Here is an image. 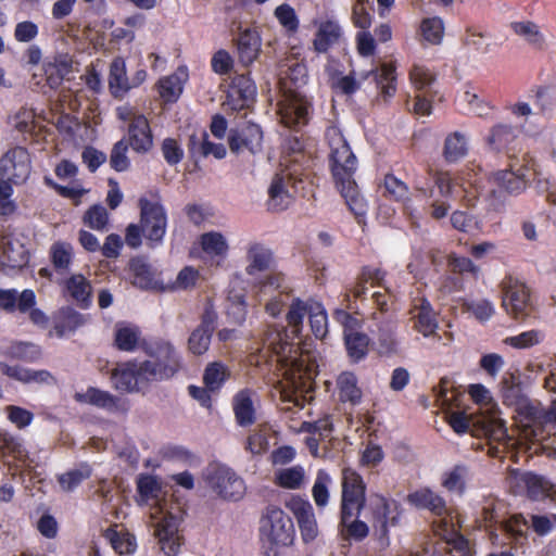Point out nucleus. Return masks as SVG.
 <instances>
[{
  "label": "nucleus",
  "instance_id": "f257e3e1",
  "mask_svg": "<svg viewBox=\"0 0 556 556\" xmlns=\"http://www.w3.org/2000/svg\"><path fill=\"white\" fill-rule=\"evenodd\" d=\"M141 351L148 356L117 363L111 370L112 387L122 393H144L153 382L173 379L184 368V359L176 346L164 338H143Z\"/></svg>",
  "mask_w": 556,
  "mask_h": 556
},
{
  "label": "nucleus",
  "instance_id": "f03ea898",
  "mask_svg": "<svg viewBox=\"0 0 556 556\" xmlns=\"http://www.w3.org/2000/svg\"><path fill=\"white\" fill-rule=\"evenodd\" d=\"M325 137L330 148L329 166L336 187L344 198L349 210L361 224L367 214L368 205L364 197L359 194L354 179L357 159L338 127H327Z\"/></svg>",
  "mask_w": 556,
  "mask_h": 556
},
{
  "label": "nucleus",
  "instance_id": "7ed1b4c3",
  "mask_svg": "<svg viewBox=\"0 0 556 556\" xmlns=\"http://www.w3.org/2000/svg\"><path fill=\"white\" fill-rule=\"evenodd\" d=\"M366 491L362 475L351 467H344L341 471L339 511V530L344 539L361 542L369 534L368 525L359 519L367 503Z\"/></svg>",
  "mask_w": 556,
  "mask_h": 556
},
{
  "label": "nucleus",
  "instance_id": "20e7f679",
  "mask_svg": "<svg viewBox=\"0 0 556 556\" xmlns=\"http://www.w3.org/2000/svg\"><path fill=\"white\" fill-rule=\"evenodd\" d=\"M368 511L375 539L381 547H388L390 544V528L400 523L403 513L401 504L380 493H374L369 497Z\"/></svg>",
  "mask_w": 556,
  "mask_h": 556
},
{
  "label": "nucleus",
  "instance_id": "39448f33",
  "mask_svg": "<svg viewBox=\"0 0 556 556\" xmlns=\"http://www.w3.org/2000/svg\"><path fill=\"white\" fill-rule=\"evenodd\" d=\"M260 531L268 541V546H263L265 556H279L277 546L291 545L295 535L292 519L275 505L266 507V513L261 519Z\"/></svg>",
  "mask_w": 556,
  "mask_h": 556
},
{
  "label": "nucleus",
  "instance_id": "423d86ee",
  "mask_svg": "<svg viewBox=\"0 0 556 556\" xmlns=\"http://www.w3.org/2000/svg\"><path fill=\"white\" fill-rule=\"evenodd\" d=\"M138 205L143 237L149 241V245L154 248L163 242L166 233V210L160 201H151L143 197L139 199Z\"/></svg>",
  "mask_w": 556,
  "mask_h": 556
},
{
  "label": "nucleus",
  "instance_id": "0eeeda50",
  "mask_svg": "<svg viewBox=\"0 0 556 556\" xmlns=\"http://www.w3.org/2000/svg\"><path fill=\"white\" fill-rule=\"evenodd\" d=\"M502 304L506 313L516 320L525 321L535 313L530 289L511 277L504 281Z\"/></svg>",
  "mask_w": 556,
  "mask_h": 556
},
{
  "label": "nucleus",
  "instance_id": "6e6552de",
  "mask_svg": "<svg viewBox=\"0 0 556 556\" xmlns=\"http://www.w3.org/2000/svg\"><path fill=\"white\" fill-rule=\"evenodd\" d=\"M208 486L223 500L237 502L245 494L244 480L227 466H216L206 478Z\"/></svg>",
  "mask_w": 556,
  "mask_h": 556
},
{
  "label": "nucleus",
  "instance_id": "1a4fd4ad",
  "mask_svg": "<svg viewBox=\"0 0 556 556\" xmlns=\"http://www.w3.org/2000/svg\"><path fill=\"white\" fill-rule=\"evenodd\" d=\"M35 305L36 294L31 289H25L21 293L15 289H2L3 311L8 313H28L29 319L34 325L46 327L49 318L40 308H36Z\"/></svg>",
  "mask_w": 556,
  "mask_h": 556
},
{
  "label": "nucleus",
  "instance_id": "9d476101",
  "mask_svg": "<svg viewBox=\"0 0 556 556\" xmlns=\"http://www.w3.org/2000/svg\"><path fill=\"white\" fill-rule=\"evenodd\" d=\"M501 397L504 405L514 408L527 421L529 418H534L535 414L539 413L536 406L525 393L519 377L513 374L503 378L501 382Z\"/></svg>",
  "mask_w": 556,
  "mask_h": 556
},
{
  "label": "nucleus",
  "instance_id": "9b49d317",
  "mask_svg": "<svg viewBox=\"0 0 556 556\" xmlns=\"http://www.w3.org/2000/svg\"><path fill=\"white\" fill-rule=\"evenodd\" d=\"M256 93V85L250 75L237 74L228 86L224 106L231 112L248 110L254 105Z\"/></svg>",
  "mask_w": 556,
  "mask_h": 556
},
{
  "label": "nucleus",
  "instance_id": "f8f14e48",
  "mask_svg": "<svg viewBox=\"0 0 556 556\" xmlns=\"http://www.w3.org/2000/svg\"><path fill=\"white\" fill-rule=\"evenodd\" d=\"M313 26L316 28L312 40L313 51L317 54H326L334 46L340 45L344 31L339 21L334 16H325L314 18Z\"/></svg>",
  "mask_w": 556,
  "mask_h": 556
},
{
  "label": "nucleus",
  "instance_id": "ddd939ff",
  "mask_svg": "<svg viewBox=\"0 0 556 556\" xmlns=\"http://www.w3.org/2000/svg\"><path fill=\"white\" fill-rule=\"evenodd\" d=\"M31 172L30 155L26 148L15 147L2 155V178L14 185L27 180Z\"/></svg>",
  "mask_w": 556,
  "mask_h": 556
},
{
  "label": "nucleus",
  "instance_id": "4468645a",
  "mask_svg": "<svg viewBox=\"0 0 556 556\" xmlns=\"http://www.w3.org/2000/svg\"><path fill=\"white\" fill-rule=\"evenodd\" d=\"M516 488L525 492L531 501H543L547 497L556 501V484L533 471H525L518 475L516 477Z\"/></svg>",
  "mask_w": 556,
  "mask_h": 556
},
{
  "label": "nucleus",
  "instance_id": "2eb2a0df",
  "mask_svg": "<svg viewBox=\"0 0 556 556\" xmlns=\"http://www.w3.org/2000/svg\"><path fill=\"white\" fill-rule=\"evenodd\" d=\"M126 142L137 154H148L154 146V136L149 119L143 114L135 115L127 126Z\"/></svg>",
  "mask_w": 556,
  "mask_h": 556
},
{
  "label": "nucleus",
  "instance_id": "dca6fc26",
  "mask_svg": "<svg viewBox=\"0 0 556 556\" xmlns=\"http://www.w3.org/2000/svg\"><path fill=\"white\" fill-rule=\"evenodd\" d=\"M228 144L233 153H239L245 149L252 154H256L262 150V128L257 124L249 122L240 129L230 131Z\"/></svg>",
  "mask_w": 556,
  "mask_h": 556
},
{
  "label": "nucleus",
  "instance_id": "f3484780",
  "mask_svg": "<svg viewBox=\"0 0 556 556\" xmlns=\"http://www.w3.org/2000/svg\"><path fill=\"white\" fill-rule=\"evenodd\" d=\"M179 521L173 515L164 516L155 526V536L161 549L167 556H177L182 545V538L178 534Z\"/></svg>",
  "mask_w": 556,
  "mask_h": 556
},
{
  "label": "nucleus",
  "instance_id": "a211bd4d",
  "mask_svg": "<svg viewBox=\"0 0 556 556\" xmlns=\"http://www.w3.org/2000/svg\"><path fill=\"white\" fill-rule=\"evenodd\" d=\"M235 43L238 61L244 67L253 64L262 51V37L256 28L240 29Z\"/></svg>",
  "mask_w": 556,
  "mask_h": 556
},
{
  "label": "nucleus",
  "instance_id": "6ab92c4d",
  "mask_svg": "<svg viewBox=\"0 0 556 556\" xmlns=\"http://www.w3.org/2000/svg\"><path fill=\"white\" fill-rule=\"evenodd\" d=\"M75 400L105 409L110 413L128 410V402L126 400H122L119 396L96 387H89L85 393H76Z\"/></svg>",
  "mask_w": 556,
  "mask_h": 556
},
{
  "label": "nucleus",
  "instance_id": "aec40b11",
  "mask_svg": "<svg viewBox=\"0 0 556 556\" xmlns=\"http://www.w3.org/2000/svg\"><path fill=\"white\" fill-rule=\"evenodd\" d=\"M87 321V316L77 312L72 306H63L59 308L52 316L53 327L50 330V337L59 339L74 333L78 328Z\"/></svg>",
  "mask_w": 556,
  "mask_h": 556
},
{
  "label": "nucleus",
  "instance_id": "412c9836",
  "mask_svg": "<svg viewBox=\"0 0 556 556\" xmlns=\"http://www.w3.org/2000/svg\"><path fill=\"white\" fill-rule=\"evenodd\" d=\"M288 506L298 520L303 541L306 543L314 541L318 534V529L311 503L301 497H293Z\"/></svg>",
  "mask_w": 556,
  "mask_h": 556
},
{
  "label": "nucleus",
  "instance_id": "4be33fe9",
  "mask_svg": "<svg viewBox=\"0 0 556 556\" xmlns=\"http://www.w3.org/2000/svg\"><path fill=\"white\" fill-rule=\"evenodd\" d=\"M29 262V252L20 240L2 235V273L7 269H22Z\"/></svg>",
  "mask_w": 556,
  "mask_h": 556
},
{
  "label": "nucleus",
  "instance_id": "5701e85b",
  "mask_svg": "<svg viewBox=\"0 0 556 556\" xmlns=\"http://www.w3.org/2000/svg\"><path fill=\"white\" fill-rule=\"evenodd\" d=\"M215 316L206 311L200 325L191 332L188 339V350L193 355H203L210 348L211 339L215 329Z\"/></svg>",
  "mask_w": 556,
  "mask_h": 556
},
{
  "label": "nucleus",
  "instance_id": "b1692460",
  "mask_svg": "<svg viewBox=\"0 0 556 556\" xmlns=\"http://www.w3.org/2000/svg\"><path fill=\"white\" fill-rule=\"evenodd\" d=\"M254 392L249 389L238 391L231 401L236 424L239 427L248 428L256 421V409L253 401Z\"/></svg>",
  "mask_w": 556,
  "mask_h": 556
},
{
  "label": "nucleus",
  "instance_id": "393cba45",
  "mask_svg": "<svg viewBox=\"0 0 556 556\" xmlns=\"http://www.w3.org/2000/svg\"><path fill=\"white\" fill-rule=\"evenodd\" d=\"M312 104L302 98L294 99L280 109V118L283 126L299 130L309 122Z\"/></svg>",
  "mask_w": 556,
  "mask_h": 556
},
{
  "label": "nucleus",
  "instance_id": "a878e982",
  "mask_svg": "<svg viewBox=\"0 0 556 556\" xmlns=\"http://www.w3.org/2000/svg\"><path fill=\"white\" fill-rule=\"evenodd\" d=\"M489 180L497 187V190L492 191L493 195H495L497 191L500 193L505 192L509 195H518L527 188V180L523 175H518L508 169L492 173Z\"/></svg>",
  "mask_w": 556,
  "mask_h": 556
},
{
  "label": "nucleus",
  "instance_id": "bb28decb",
  "mask_svg": "<svg viewBox=\"0 0 556 556\" xmlns=\"http://www.w3.org/2000/svg\"><path fill=\"white\" fill-rule=\"evenodd\" d=\"M407 502L418 509H428L435 516H443L446 513L445 500L428 488L409 493Z\"/></svg>",
  "mask_w": 556,
  "mask_h": 556
},
{
  "label": "nucleus",
  "instance_id": "cd10ccee",
  "mask_svg": "<svg viewBox=\"0 0 556 556\" xmlns=\"http://www.w3.org/2000/svg\"><path fill=\"white\" fill-rule=\"evenodd\" d=\"M188 152L190 157L198 161L200 157H206L210 154L220 160L226 156V148L223 143H214L208 140V135L204 131L202 137L191 135L188 141Z\"/></svg>",
  "mask_w": 556,
  "mask_h": 556
},
{
  "label": "nucleus",
  "instance_id": "c85d7f7f",
  "mask_svg": "<svg viewBox=\"0 0 556 556\" xmlns=\"http://www.w3.org/2000/svg\"><path fill=\"white\" fill-rule=\"evenodd\" d=\"M417 309L418 312L414 317V329L425 338L435 337L440 340L441 336L437 332L439 324L431 303L427 299H422Z\"/></svg>",
  "mask_w": 556,
  "mask_h": 556
},
{
  "label": "nucleus",
  "instance_id": "c756f323",
  "mask_svg": "<svg viewBox=\"0 0 556 556\" xmlns=\"http://www.w3.org/2000/svg\"><path fill=\"white\" fill-rule=\"evenodd\" d=\"M140 329L137 326L118 323L115 326L114 345L123 352H135L141 350Z\"/></svg>",
  "mask_w": 556,
  "mask_h": 556
},
{
  "label": "nucleus",
  "instance_id": "7c9ffc66",
  "mask_svg": "<svg viewBox=\"0 0 556 556\" xmlns=\"http://www.w3.org/2000/svg\"><path fill=\"white\" fill-rule=\"evenodd\" d=\"M67 294L81 308H88L91 304V285L81 274L72 275L64 282Z\"/></svg>",
  "mask_w": 556,
  "mask_h": 556
},
{
  "label": "nucleus",
  "instance_id": "2f4dec72",
  "mask_svg": "<svg viewBox=\"0 0 556 556\" xmlns=\"http://www.w3.org/2000/svg\"><path fill=\"white\" fill-rule=\"evenodd\" d=\"M109 88L114 98L125 96L130 89L124 59L115 58L110 65Z\"/></svg>",
  "mask_w": 556,
  "mask_h": 556
},
{
  "label": "nucleus",
  "instance_id": "473e14b6",
  "mask_svg": "<svg viewBox=\"0 0 556 556\" xmlns=\"http://www.w3.org/2000/svg\"><path fill=\"white\" fill-rule=\"evenodd\" d=\"M468 150L467 137L459 131H454L446 136L442 155L446 163L453 164L463 160L468 154Z\"/></svg>",
  "mask_w": 556,
  "mask_h": 556
},
{
  "label": "nucleus",
  "instance_id": "72a5a7b5",
  "mask_svg": "<svg viewBox=\"0 0 556 556\" xmlns=\"http://www.w3.org/2000/svg\"><path fill=\"white\" fill-rule=\"evenodd\" d=\"M470 468L465 464H456L442 476V486L448 492L463 495L466 491L467 481L470 479Z\"/></svg>",
  "mask_w": 556,
  "mask_h": 556
},
{
  "label": "nucleus",
  "instance_id": "f704fd0d",
  "mask_svg": "<svg viewBox=\"0 0 556 556\" xmlns=\"http://www.w3.org/2000/svg\"><path fill=\"white\" fill-rule=\"evenodd\" d=\"M516 138L517 130L513 125L500 123L491 128L486 143L494 151H508Z\"/></svg>",
  "mask_w": 556,
  "mask_h": 556
},
{
  "label": "nucleus",
  "instance_id": "c9c22d12",
  "mask_svg": "<svg viewBox=\"0 0 556 556\" xmlns=\"http://www.w3.org/2000/svg\"><path fill=\"white\" fill-rule=\"evenodd\" d=\"M247 258L249 261L247 274L254 275L256 271H264L270 267L273 252L262 243L254 242L248 249Z\"/></svg>",
  "mask_w": 556,
  "mask_h": 556
},
{
  "label": "nucleus",
  "instance_id": "e433bc0d",
  "mask_svg": "<svg viewBox=\"0 0 556 556\" xmlns=\"http://www.w3.org/2000/svg\"><path fill=\"white\" fill-rule=\"evenodd\" d=\"M264 344L278 356L280 362H287L293 352V344L289 341L287 330L269 331L264 339Z\"/></svg>",
  "mask_w": 556,
  "mask_h": 556
},
{
  "label": "nucleus",
  "instance_id": "4c0bfd02",
  "mask_svg": "<svg viewBox=\"0 0 556 556\" xmlns=\"http://www.w3.org/2000/svg\"><path fill=\"white\" fill-rule=\"evenodd\" d=\"M49 257L56 273H67L71 268L74 257L72 244L65 241L54 242L50 248Z\"/></svg>",
  "mask_w": 556,
  "mask_h": 556
},
{
  "label": "nucleus",
  "instance_id": "58836bf2",
  "mask_svg": "<svg viewBox=\"0 0 556 556\" xmlns=\"http://www.w3.org/2000/svg\"><path fill=\"white\" fill-rule=\"evenodd\" d=\"M229 378L230 370L222 362L208 363L203 372V383L213 392H218Z\"/></svg>",
  "mask_w": 556,
  "mask_h": 556
},
{
  "label": "nucleus",
  "instance_id": "ea45409f",
  "mask_svg": "<svg viewBox=\"0 0 556 556\" xmlns=\"http://www.w3.org/2000/svg\"><path fill=\"white\" fill-rule=\"evenodd\" d=\"M343 339L348 356L352 363H359L367 357L370 339L366 333H348Z\"/></svg>",
  "mask_w": 556,
  "mask_h": 556
},
{
  "label": "nucleus",
  "instance_id": "a19ab883",
  "mask_svg": "<svg viewBox=\"0 0 556 556\" xmlns=\"http://www.w3.org/2000/svg\"><path fill=\"white\" fill-rule=\"evenodd\" d=\"M103 535L119 555H131L137 549L136 536L129 532H119L111 527L104 531Z\"/></svg>",
  "mask_w": 556,
  "mask_h": 556
},
{
  "label": "nucleus",
  "instance_id": "79ce46f5",
  "mask_svg": "<svg viewBox=\"0 0 556 556\" xmlns=\"http://www.w3.org/2000/svg\"><path fill=\"white\" fill-rule=\"evenodd\" d=\"M92 475V468L87 463H80L75 469H71L58 476V482L65 492L74 491L83 481L89 479Z\"/></svg>",
  "mask_w": 556,
  "mask_h": 556
},
{
  "label": "nucleus",
  "instance_id": "37998d69",
  "mask_svg": "<svg viewBox=\"0 0 556 556\" xmlns=\"http://www.w3.org/2000/svg\"><path fill=\"white\" fill-rule=\"evenodd\" d=\"M444 22L439 16L422 18L419 25V35L429 45H441L444 37Z\"/></svg>",
  "mask_w": 556,
  "mask_h": 556
},
{
  "label": "nucleus",
  "instance_id": "c03bdc74",
  "mask_svg": "<svg viewBox=\"0 0 556 556\" xmlns=\"http://www.w3.org/2000/svg\"><path fill=\"white\" fill-rule=\"evenodd\" d=\"M132 274V283L141 289H151L154 286V271L152 266L141 257L132 258L129 263Z\"/></svg>",
  "mask_w": 556,
  "mask_h": 556
},
{
  "label": "nucleus",
  "instance_id": "a18cd8bd",
  "mask_svg": "<svg viewBox=\"0 0 556 556\" xmlns=\"http://www.w3.org/2000/svg\"><path fill=\"white\" fill-rule=\"evenodd\" d=\"M339 397L342 402L357 404L362 400V390L357 386V378L353 372L345 371L338 377Z\"/></svg>",
  "mask_w": 556,
  "mask_h": 556
},
{
  "label": "nucleus",
  "instance_id": "49530a36",
  "mask_svg": "<svg viewBox=\"0 0 556 556\" xmlns=\"http://www.w3.org/2000/svg\"><path fill=\"white\" fill-rule=\"evenodd\" d=\"M376 81L384 99L394 97L397 90L395 64L383 63L376 73Z\"/></svg>",
  "mask_w": 556,
  "mask_h": 556
},
{
  "label": "nucleus",
  "instance_id": "de8ad7c7",
  "mask_svg": "<svg viewBox=\"0 0 556 556\" xmlns=\"http://www.w3.org/2000/svg\"><path fill=\"white\" fill-rule=\"evenodd\" d=\"M8 456L16 462L25 463L27 451L20 438L2 431V465L11 466V462L5 459Z\"/></svg>",
  "mask_w": 556,
  "mask_h": 556
},
{
  "label": "nucleus",
  "instance_id": "09e8293b",
  "mask_svg": "<svg viewBox=\"0 0 556 556\" xmlns=\"http://www.w3.org/2000/svg\"><path fill=\"white\" fill-rule=\"evenodd\" d=\"M383 195L395 202H405L409 200L410 191L406 182L389 173L383 177Z\"/></svg>",
  "mask_w": 556,
  "mask_h": 556
},
{
  "label": "nucleus",
  "instance_id": "8fccbe9b",
  "mask_svg": "<svg viewBox=\"0 0 556 556\" xmlns=\"http://www.w3.org/2000/svg\"><path fill=\"white\" fill-rule=\"evenodd\" d=\"M5 355L26 363H36L42 353L40 346L35 343L17 341L8 348Z\"/></svg>",
  "mask_w": 556,
  "mask_h": 556
},
{
  "label": "nucleus",
  "instance_id": "3c124183",
  "mask_svg": "<svg viewBox=\"0 0 556 556\" xmlns=\"http://www.w3.org/2000/svg\"><path fill=\"white\" fill-rule=\"evenodd\" d=\"M510 27L516 35L523 37L529 45L539 50L543 49L544 36L535 23L531 21L513 22Z\"/></svg>",
  "mask_w": 556,
  "mask_h": 556
},
{
  "label": "nucleus",
  "instance_id": "603ef678",
  "mask_svg": "<svg viewBox=\"0 0 556 556\" xmlns=\"http://www.w3.org/2000/svg\"><path fill=\"white\" fill-rule=\"evenodd\" d=\"M200 244L204 253L210 256H225L228 252V243L218 231H210L201 235Z\"/></svg>",
  "mask_w": 556,
  "mask_h": 556
},
{
  "label": "nucleus",
  "instance_id": "864d4df0",
  "mask_svg": "<svg viewBox=\"0 0 556 556\" xmlns=\"http://www.w3.org/2000/svg\"><path fill=\"white\" fill-rule=\"evenodd\" d=\"M160 97L167 103H174L180 97L184 81L177 74L165 76L157 84Z\"/></svg>",
  "mask_w": 556,
  "mask_h": 556
},
{
  "label": "nucleus",
  "instance_id": "5fc2aeb1",
  "mask_svg": "<svg viewBox=\"0 0 556 556\" xmlns=\"http://www.w3.org/2000/svg\"><path fill=\"white\" fill-rule=\"evenodd\" d=\"M503 529L517 545H522L528 540V521L522 514L510 516L503 523Z\"/></svg>",
  "mask_w": 556,
  "mask_h": 556
},
{
  "label": "nucleus",
  "instance_id": "6e6d98bb",
  "mask_svg": "<svg viewBox=\"0 0 556 556\" xmlns=\"http://www.w3.org/2000/svg\"><path fill=\"white\" fill-rule=\"evenodd\" d=\"M545 339V333L539 329H531L527 331H522L517 336L507 337L504 340L506 345H509L514 349L522 350L530 349L532 346L541 344Z\"/></svg>",
  "mask_w": 556,
  "mask_h": 556
},
{
  "label": "nucleus",
  "instance_id": "4d7b16f0",
  "mask_svg": "<svg viewBox=\"0 0 556 556\" xmlns=\"http://www.w3.org/2000/svg\"><path fill=\"white\" fill-rule=\"evenodd\" d=\"M128 149L129 147L126 142V138H123L113 144L110 153V166L112 169L117 173H123L130 168L131 162L127 155Z\"/></svg>",
  "mask_w": 556,
  "mask_h": 556
},
{
  "label": "nucleus",
  "instance_id": "13d9d810",
  "mask_svg": "<svg viewBox=\"0 0 556 556\" xmlns=\"http://www.w3.org/2000/svg\"><path fill=\"white\" fill-rule=\"evenodd\" d=\"M308 320L313 334L324 339L328 333V316L320 303L309 306Z\"/></svg>",
  "mask_w": 556,
  "mask_h": 556
},
{
  "label": "nucleus",
  "instance_id": "bf43d9fd",
  "mask_svg": "<svg viewBox=\"0 0 556 556\" xmlns=\"http://www.w3.org/2000/svg\"><path fill=\"white\" fill-rule=\"evenodd\" d=\"M83 223L91 229L104 231L109 226V213L102 204H93L85 212Z\"/></svg>",
  "mask_w": 556,
  "mask_h": 556
},
{
  "label": "nucleus",
  "instance_id": "052dcab7",
  "mask_svg": "<svg viewBox=\"0 0 556 556\" xmlns=\"http://www.w3.org/2000/svg\"><path fill=\"white\" fill-rule=\"evenodd\" d=\"M43 182L47 187L53 189L60 197L72 200L74 205H79L81 198L88 192L80 184L68 187L55 182L50 176L43 177Z\"/></svg>",
  "mask_w": 556,
  "mask_h": 556
},
{
  "label": "nucleus",
  "instance_id": "680f3d73",
  "mask_svg": "<svg viewBox=\"0 0 556 556\" xmlns=\"http://www.w3.org/2000/svg\"><path fill=\"white\" fill-rule=\"evenodd\" d=\"M268 208L270 211H282L287 208L283 198H288V191L285 188L283 177L276 175L268 189Z\"/></svg>",
  "mask_w": 556,
  "mask_h": 556
},
{
  "label": "nucleus",
  "instance_id": "e2e57ef3",
  "mask_svg": "<svg viewBox=\"0 0 556 556\" xmlns=\"http://www.w3.org/2000/svg\"><path fill=\"white\" fill-rule=\"evenodd\" d=\"M408 76L410 84L418 91H427L435 81V75L421 64H414Z\"/></svg>",
  "mask_w": 556,
  "mask_h": 556
},
{
  "label": "nucleus",
  "instance_id": "0e129e2a",
  "mask_svg": "<svg viewBox=\"0 0 556 556\" xmlns=\"http://www.w3.org/2000/svg\"><path fill=\"white\" fill-rule=\"evenodd\" d=\"M279 24L289 34H295L299 30L300 21L295 10L288 3L278 5L274 12Z\"/></svg>",
  "mask_w": 556,
  "mask_h": 556
},
{
  "label": "nucleus",
  "instance_id": "69168bd1",
  "mask_svg": "<svg viewBox=\"0 0 556 556\" xmlns=\"http://www.w3.org/2000/svg\"><path fill=\"white\" fill-rule=\"evenodd\" d=\"M161 151L165 162L169 166H175L184 160V149L175 138H165L161 143Z\"/></svg>",
  "mask_w": 556,
  "mask_h": 556
},
{
  "label": "nucleus",
  "instance_id": "338daca9",
  "mask_svg": "<svg viewBox=\"0 0 556 556\" xmlns=\"http://www.w3.org/2000/svg\"><path fill=\"white\" fill-rule=\"evenodd\" d=\"M228 305L226 307V314L229 320L236 325H242L247 318L248 309L245 296L243 294L228 298Z\"/></svg>",
  "mask_w": 556,
  "mask_h": 556
},
{
  "label": "nucleus",
  "instance_id": "774afa93",
  "mask_svg": "<svg viewBox=\"0 0 556 556\" xmlns=\"http://www.w3.org/2000/svg\"><path fill=\"white\" fill-rule=\"evenodd\" d=\"M464 309L472 314L479 321H486L494 314L493 304L485 299L466 301Z\"/></svg>",
  "mask_w": 556,
  "mask_h": 556
}]
</instances>
